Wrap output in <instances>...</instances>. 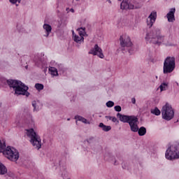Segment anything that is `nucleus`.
I'll use <instances>...</instances> for the list:
<instances>
[{"mask_svg": "<svg viewBox=\"0 0 179 179\" xmlns=\"http://www.w3.org/2000/svg\"><path fill=\"white\" fill-rule=\"evenodd\" d=\"M72 34H73V37L74 38L75 36H76V34H75V31H72Z\"/></svg>", "mask_w": 179, "mask_h": 179, "instance_id": "obj_36", "label": "nucleus"}, {"mask_svg": "<svg viewBox=\"0 0 179 179\" xmlns=\"http://www.w3.org/2000/svg\"><path fill=\"white\" fill-rule=\"evenodd\" d=\"M176 13V8H171L170 11L166 14V17L168 19V22H173L176 20V17H174V14Z\"/></svg>", "mask_w": 179, "mask_h": 179, "instance_id": "obj_14", "label": "nucleus"}, {"mask_svg": "<svg viewBox=\"0 0 179 179\" xmlns=\"http://www.w3.org/2000/svg\"><path fill=\"white\" fill-rule=\"evenodd\" d=\"M177 86H178V83H177Z\"/></svg>", "mask_w": 179, "mask_h": 179, "instance_id": "obj_42", "label": "nucleus"}, {"mask_svg": "<svg viewBox=\"0 0 179 179\" xmlns=\"http://www.w3.org/2000/svg\"><path fill=\"white\" fill-rule=\"evenodd\" d=\"M9 1L13 5H15V3H16L17 2H18V3H20V2L22 1V0H9Z\"/></svg>", "mask_w": 179, "mask_h": 179, "instance_id": "obj_30", "label": "nucleus"}, {"mask_svg": "<svg viewBox=\"0 0 179 179\" xmlns=\"http://www.w3.org/2000/svg\"><path fill=\"white\" fill-rule=\"evenodd\" d=\"M117 117L118 119H120V121L121 122H127V124H129L134 118L135 115H122L121 113H118L117 114Z\"/></svg>", "mask_w": 179, "mask_h": 179, "instance_id": "obj_13", "label": "nucleus"}, {"mask_svg": "<svg viewBox=\"0 0 179 179\" xmlns=\"http://www.w3.org/2000/svg\"><path fill=\"white\" fill-rule=\"evenodd\" d=\"M120 41V45L122 48H125V47L129 48L133 45L132 42L131 41V38L128 36H121Z\"/></svg>", "mask_w": 179, "mask_h": 179, "instance_id": "obj_9", "label": "nucleus"}, {"mask_svg": "<svg viewBox=\"0 0 179 179\" xmlns=\"http://www.w3.org/2000/svg\"><path fill=\"white\" fill-rule=\"evenodd\" d=\"M161 113L163 120L166 121H171L174 118V109L169 103L162 107Z\"/></svg>", "mask_w": 179, "mask_h": 179, "instance_id": "obj_6", "label": "nucleus"}, {"mask_svg": "<svg viewBox=\"0 0 179 179\" xmlns=\"http://www.w3.org/2000/svg\"><path fill=\"white\" fill-rule=\"evenodd\" d=\"M70 120H71V119L69 118V119H67V121H69Z\"/></svg>", "mask_w": 179, "mask_h": 179, "instance_id": "obj_41", "label": "nucleus"}, {"mask_svg": "<svg viewBox=\"0 0 179 179\" xmlns=\"http://www.w3.org/2000/svg\"><path fill=\"white\" fill-rule=\"evenodd\" d=\"M6 83L9 87L13 89L16 96H26V97L30 96V92L27 91L29 87L24 83H22V81L10 79L6 80Z\"/></svg>", "mask_w": 179, "mask_h": 179, "instance_id": "obj_1", "label": "nucleus"}, {"mask_svg": "<svg viewBox=\"0 0 179 179\" xmlns=\"http://www.w3.org/2000/svg\"><path fill=\"white\" fill-rule=\"evenodd\" d=\"M138 117L134 116L132 118L131 121L129 122V125L130 127V129L131 132H138L139 131V127L138 126Z\"/></svg>", "mask_w": 179, "mask_h": 179, "instance_id": "obj_12", "label": "nucleus"}, {"mask_svg": "<svg viewBox=\"0 0 179 179\" xmlns=\"http://www.w3.org/2000/svg\"><path fill=\"white\" fill-rule=\"evenodd\" d=\"M114 166H118V163L117 162V160H115V162H114Z\"/></svg>", "mask_w": 179, "mask_h": 179, "instance_id": "obj_35", "label": "nucleus"}, {"mask_svg": "<svg viewBox=\"0 0 179 179\" xmlns=\"http://www.w3.org/2000/svg\"><path fill=\"white\" fill-rule=\"evenodd\" d=\"M159 89L161 92H164V90H167V89H169V83H162L159 86Z\"/></svg>", "mask_w": 179, "mask_h": 179, "instance_id": "obj_21", "label": "nucleus"}, {"mask_svg": "<svg viewBox=\"0 0 179 179\" xmlns=\"http://www.w3.org/2000/svg\"><path fill=\"white\" fill-rule=\"evenodd\" d=\"M35 87H36V90H38V92H40L41 90H43V89H44V85L40 84V83H36L35 85Z\"/></svg>", "mask_w": 179, "mask_h": 179, "instance_id": "obj_25", "label": "nucleus"}, {"mask_svg": "<svg viewBox=\"0 0 179 179\" xmlns=\"http://www.w3.org/2000/svg\"><path fill=\"white\" fill-rule=\"evenodd\" d=\"M106 107H108V108H111V107H114V101H108L106 103Z\"/></svg>", "mask_w": 179, "mask_h": 179, "instance_id": "obj_26", "label": "nucleus"}, {"mask_svg": "<svg viewBox=\"0 0 179 179\" xmlns=\"http://www.w3.org/2000/svg\"><path fill=\"white\" fill-rule=\"evenodd\" d=\"M6 173H8V169H6V166H5V165L0 162V175L5 176Z\"/></svg>", "mask_w": 179, "mask_h": 179, "instance_id": "obj_16", "label": "nucleus"}, {"mask_svg": "<svg viewBox=\"0 0 179 179\" xmlns=\"http://www.w3.org/2000/svg\"><path fill=\"white\" fill-rule=\"evenodd\" d=\"M91 140H92V138H90V140H89V139H87L86 141H87V143H90V141H91Z\"/></svg>", "mask_w": 179, "mask_h": 179, "instance_id": "obj_38", "label": "nucleus"}, {"mask_svg": "<svg viewBox=\"0 0 179 179\" xmlns=\"http://www.w3.org/2000/svg\"><path fill=\"white\" fill-rule=\"evenodd\" d=\"M122 168H123V169H125V168H124V166H122Z\"/></svg>", "mask_w": 179, "mask_h": 179, "instance_id": "obj_43", "label": "nucleus"}, {"mask_svg": "<svg viewBox=\"0 0 179 179\" xmlns=\"http://www.w3.org/2000/svg\"><path fill=\"white\" fill-rule=\"evenodd\" d=\"M131 103H132L133 104H136V99H135V98H132V99H131Z\"/></svg>", "mask_w": 179, "mask_h": 179, "instance_id": "obj_33", "label": "nucleus"}, {"mask_svg": "<svg viewBox=\"0 0 179 179\" xmlns=\"http://www.w3.org/2000/svg\"><path fill=\"white\" fill-rule=\"evenodd\" d=\"M7 176H8V177H11V178H13L15 177V173L8 172Z\"/></svg>", "mask_w": 179, "mask_h": 179, "instance_id": "obj_31", "label": "nucleus"}, {"mask_svg": "<svg viewBox=\"0 0 179 179\" xmlns=\"http://www.w3.org/2000/svg\"><path fill=\"white\" fill-rule=\"evenodd\" d=\"M145 40L150 44L160 45L164 41V36H162L160 30L158 28H155L146 34Z\"/></svg>", "mask_w": 179, "mask_h": 179, "instance_id": "obj_3", "label": "nucleus"}, {"mask_svg": "<svg viewBox=\"0 0 179 179\" xmlns=\"http://www.w3.org/2000/svg\"><path fill=\"white\" fill-rule=\"evenodd\" d=\"M174 69H176V58L167 57L164 62V73H171Z\"/></svg>", "mask_w": 179, "mask_h": 179, "instance_id": "obj_7", "label": "nucleus"}, {"mask_svg": "<svg viewBox=\"0 0 179 179\" xmlns=\"http://www.w3.org/2000/svg\"><path fill=\"white\" fill-rule=\"evenodd\" d=\"M131 51H132V50H131V49H129V50H128V52H129V54H131Z\"/></svg>", "mask_w": 179, "mask_h": 179, "instance_id": "obj_39", "label": "nucleus"}, {"mask_svg": "<svg viewBox=\"0 0 179 179\" xmlns=\"http://www.w3.org/2000/svg\"><path fill=\"white\" fill-rule=\"evenodd\" d=\"M32 106L34 107V111H37V102L36 101H32Z\"/></svg>", "mask_w": 179, "mask_h": 179, "instance_id": "obj_27", "label": "nucleus"}, {"mask_svg": "<svg viewBox=\"0 0 179 179\" xmlns=\"http://www.w3.org/2000/svg\"><path fill=\"white\" fill-rule=\"evenodd\" d=\"M137 132L139 136H144V135H146V128L145 127H141L138 128Z\"/></svg>", "mask_w": 179, "mask_h": 179, "instance_id": "obj_18", "label": "nucleus"}, {"mask_svg": "<svg viewBox=\"0 0 179 179\" xmlns=\"http://www.w3.org/2000/svg\"><path fill=\"white\" fill-rule=\"evenodd\" d=\"M29 120H30L29 121V122H27V124H29V125H34V121L31 118V116H29Z\"/></svg>", "mask_w": 179, "mask_h": 179, "instance_id": "obj_29", "label": "nucleus"}, {"mask_svg": "<svg viewBox=\"0 0 179 179\" xmlns=\"http://www.w3.org/2000/svg\"><path fill=\"white\" fill-rule=\"evenodd\" d=\"M150 113L151 114H154V115H160L162 112H160L158 107H155L154 109L150 110Z\"/></svg>", "mask_w": 179, "mask_h": 179, "instance_id": "obj_23", "label": "nucleus"}, {"mask_svg": "<svg viewBox=\"0 0 179 179\" xmlns=\"http://www.w3.org/2000/svg\"><path fill=\"white\" fill-rule=\"evenodd\" d=\"M89 54H92V55H97V57L101 59L104 58L103 50H101V48L99 47L98 44H95L94 48L90 50Z\"/></svg>", "mask_w": 179, "mask_h": 179, "instance_id": "obj_10", "label": "nucleus"}, {"mask_svg": "<svg viewBox=\"0 0 179 179\" xmlns=\"http://www.w3.org/2000/svg\"><path fill=\"white\" fill-rule=\"evenodd\" d=\"M43 29L46 31V34L44 35V36L45 37H49L50 33H51V31L52 30V27H51V25H50L48 24H43Z\"/></svg>", "mask_w": 179, "mask_h": 179, "instance_id": "obj_15", "label": "nucleus"}, {"mask_svg": "<svg viewBox=\"0 0 179 179\" xmlns=\"http://www.w3.org/2000/svg\"><path fill=\"white\" fill-rule=\"evenodd\" d=\"M0 107H1V103H0Z\"/></svg>", "mask_w": 179, "mask_h": 179, "instance_id": "obj_45", "label": "nucleus"}, {"mask_svg": "<svg viewBox=\"0 0 179 179\" xmlns=\"http://www.w3.org/2000/svg\"><path fill=\"white\" fill-rule=\"evenodd\" d=\"M118 1H122V0H118Z\"/></svg>", "mask_w": 179, "mask_h": 179, "instance_id": "obj_44", "label": "nucleus"}, {"mask_svg": "<svg viewBox=\"0 0 179 179\" xmlns=\"http://www.w3.org/2000/svg\"><path fill=\"white\" fill-rule=\"evenodd\" d=\"M70 10L72 12V13H75V10L73 8H71Z\"/></svg>", "mask_w": 179, "mask_h": 179, "instance_id": "obj_37", "label": "nucleus"}, {"mask_svg": "<svg viewBox=\"0 0 179 179\" xmlns=\"http://www.w3.org/2000/svg\"><path fill=\"white\" fill-rule=\"evenodd\" d=\"M156 19H157V12L152 11L147 19V26L149 27V29L153 26L155 22H156Z\"/></svg>", "mask_w": 179, "mask_h": 179, "instance_id": "obj_11", "label": "nucleus"}, {"mask_svg": "<svg viewBox=\"0 0 179 179\" xmlns=\"http://www.w3.org/2000/svg\"><path fill=\"white\" fill-rule=\"evenodd\" d=\"M114 108H115V110H116L117 113H120V112H121V110H122V108H121V106H115V107H114Z\"/></svg>", "mask_w": 179, "mask_h": 179, "instance_id": "obj_28", "label": "nucleus"}, {"mask_svg": "<svg viewBox=\"0 0 179 179\" xmlns=\"http://www.w3.org/2000/svg\"><path fill=\"white\" fill-rule=\"evenodd\" d=\"M165 157L168 160H176V159H179L178 142H175L168 148L165 153Z\"/></svg>", "mask_w": 179, "mask_h": 179, "instance_id": "obj_4", "label": "nucleus"}, {"mask_svg": "<svg viewBox=\"0 0 179 179\" xmlns=\"http://www.w3.org/2000/svg\"><path fill=\"white\" fill-rule=\"evenodd\" d=\"M108 1L109 2V3H111V1L110 0H108Z\"/></svg>", "mask_w": 179, "mask_h": 179, "instance_id": "obj_40", "label": "nucleus"}, {"mask_svg": "<svg viewBox=\"0 0 179 179\" xmlns=\"http://www.w3.org/2000/svg\"><path fill=\"white\" fill-rule=\"evenodd\" d=\"M99 128H101L102 131H104V132H108V131H111V126H107L102 122L99 124Z\"/></svg>", "mask_w": 179, "mask_h": 179, "instance_id": "obj_17", "label": "nucleus"}, {"mask_svg": "<svg viewBox=\"0 0 179 179\" xmlns=\"http://www.w3.org/2000/svg\"><path fill=\"white\" fill-rule=\"evenodd\" d=\"M27 135L30 138V142L36 149H41V138H40V136L34 131V129H27Z\"/></svg>", "mask_w": 179, "mask_h": 179, "instance_id": "obj_5", "label": "nucleus"}, {"mask_svg": "<svg viewBox=\"0 0 179 179\" xmlns=\"http://www.w3.org/2000/svg\"><path fill=\"white\" fill-rule=\"evenodd\" d=\"M0 153H3V156L10 162H16L19 160L20 154L17 150L10 146H7L5 142L2 143L0 140Z\"/></svg>", "mask_w": 179, "mask_h": 179, "instance_id": "obj_2", "label": "nucleus"}, {"mask_svg": "<svg viewBox=\"0 0 179 179\" xmlns=\"http://www.w3.org/2000/svg\"><path fill=\"white\" fill-rule=\"evenodd\" d=\"M110 121H113V122H119L118 120L115 117H112V119Z\"/></svg>", "mask_w": 179, "mask_h": 179, "instance_id": "obj_32", "label": "nucleus"}, {"mask_svg": "<svg viewBox=\"0 0 179 179\" xmlns=\"http://www.w3.org/2000/svg\"><path fill=\"white\" fill-rule=\"evenodd\" d=\"M85 30H86V28L80 27L77 29V31H78V34L80 37H83V33H85Z\"/></svg>", "mask_w": 179, "mask_h": 179, "instance_id": "obj_24", "label": "nucleus"}, {"mask_svg": "<svg viewBox=\"0 0 179 179\" xmlns=\"http://www.w3.org/2000/svg\"><path fill=\"white\" fill-rule=\"evenodd\" d=\"M83 40H85V38H83V36H79L78 35H75L73 37V41L76 43H78V44H82V41H83Z\"/></svg>", "mask_w": 179, "mask_h": 179, "instance_id": "obj_19", "label": "nucleus"}, {"mask_svg": "<svg viewBox=\"0 0 179 179\" xmlns=\"http://www.w3.org/2000/svg\"><path fill=\"white\" fill-rule=\"evenodd\" d=\"M142 8L141 5L135 6L129 0H123L120 4V9L122 10L125 9H141Z\"/></svg>", "mask_w": 179, "mask_h": 179, "instance_id": "obj_8", "label": "nucleus"}, {"mask_svg": "<svg viewBox=\"0 0 179 179\" xmlns=\"http://www.w3.org/2000/svg\"><path fill=\"white\" fill-rule=\"evenodd\" d=\"M49 72H50V74L52 75V76H58V70H57V68L55 67H50L49 68Z\"/></svg>", "mask_w": 179, "mask_h": 179, "instance_id": "obj_20", "label": "nucleus"}, {"mask_svg": "<svg viewBox=\"0 0 179 179\" xmlns=\"http://www.w3.org/2000/svg\"><path fill=\"white\" fill-rule=\"evenodd\" d=\"M75 120H78V121H81V122H83L84 124H87V120L86 118L80 116V115H76L75 116Z\"/></svg>", "mask_w": 179, "mask_h": 179, "instance_id": "obj_22", "label": "nucleus"}, {"mask_svg": "<svg viewBox=\"0 0 179 179\" xmlns=\"http://www.w3.org/2000/svg\"><path fill=\"white\" fill-rule=\"evenodd\" d=\"M105 118H106L107 120H110V121H111V120H113V117H111V116H105Z\"/></svg>", "mask_w": 179, "mask_h": 179, "instance_id": "obj_34", "label": "nucleus"}]
</instances>
